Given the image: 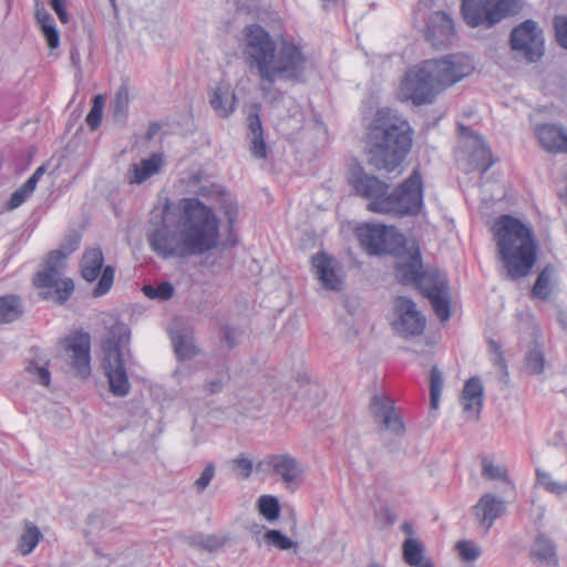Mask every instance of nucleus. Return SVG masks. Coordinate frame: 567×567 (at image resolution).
<instances>
[{
	"label": "nucleus",
	"mask_w": 567,
	"mask_h": 567,
	"mask_svg": "<svg viewBox=\"0 0 567 567\" xmlns=\"http://www.w3.org/2000/svg\"><path fill=\"white\" fill-rule=\"evenodd\" d=\"M338 0H322L324 7H329L330 4H334Z\"/></svg>",
	"instance_id": "774afa93"
},
{
	"label": "nucleus",
	"mask_w": 567,
	"mask_h": 567,
	"mask_svg": "<svg viewBox=\"0 0 567 567\" xmlns=\"http://www.w3.org/2000/svg\"><path fill=\"white\" fill-rule=\"evenodd\" d=\"M394 306L399 316L394 329L405 337L422 334L426 320L417 310L416 303L408 297H398Z\"/></svg>",
	"instance_id": "dca6fc26"
},
{
	"label": "nucleus",
	"mask_w": 567,
	"mask_h": 567,
	"mask_svg": "<svg viewBox=\"0 0 567 567\" xmlns=\"http://www.w3.org/2000/svg\"><path fill=\"white\" fill-rule=\"evenodd\" d=\"M258 511L265 519L274 522L280 515V505L275 496L262 495L258 499Z\"/></svg>",
	"instance_id": "ea45409f"
},
{
	"label": "nucleus",
	"mask_w": 567,
	"mask_h": 567,
	"mask_svg": "<svg viewBox=\"0 0 567 567\" xmlns=\"http://www.w3.org/2000/svg\"><path fill=\"white\" fill-rule=\"evenodd\" d=\"M458 128L462 136L471 138L472 151L468 159L471 169L480 171L482 174L486 173L494 164L488 146L481 135L472 132L470 128L463 125H460Z\"/></svg>",
	"instance_id": "412c9836"
},
{
	"label": "nucleus",
	"mask_w": 567,
	"mask_h": 567,
	"mask_svg": "<svg viewBox=\"0 0 567 567\" xmlns=\"http://www.w3.org/2000/svg\"><path fill=\"white\" fill-rule=\"evenodd\" d=\"M24 313L20 296L9 293L0 296V323L7 324L19 320Z\"/></svg>",
	"instance_id": "2f4dec72"
},
{
	"label": "nucleus",
	"mask_w": 567,
	"mask_h": 567,
	"mask_svg": "<svg viewBox=\"0 0 567 567\" xmlns=\"http://www.w3.org/2000/svg\"><path fill=\"white\" fill-rule=\"evenodd\" d=\"M142 291L150 299L166 301L173 297L175 289L171 282L163 281L156 287L144 285Z\"/></svg>",
	"instance_id": "79ce46f5"
},
{
	"label": "nucleus",
	"mask_w": 567,
	"mask_h": 567,
	"mask_svg": "<svg viewBox=\"0 0 567 567\" xmlns=\"http://www.w3.org/2000/svg\"><path fill=\"white\" fill-rule=\"evenodd\" d=\"M45 364L47 362H44V364H38L31 361L27 365V371L33 375L40 384L48 386L51 381V374Z\"/></svg>",
	"instance_id": "8fccbe9b"
},
{
	"label": "nucleus",
	"mask_w": 567,
	"mask_h": 567,
	"mask_svg": "<svg viewBox=\"0 0 567 567\" xmlns=\"http://www.w3.org/2000/svg\"><path fill=\"white\" fill-rule=\"evenodd\" d=\"M423 62L440 91L455 84L474 71L472 60L464 54H450L442 59Z\"/></svg>",
	"instance_id": "6e6552de"
},
{
	"label": "nucleus",
	"mask_w": 567,
	"mask_h": 567,
	"mask_svg": "<svg viewBox=\"0 0 567 567\" xmlns=\"http://www.w3.org/2000/svg\"><path fill=\"white\" fill-rule=\"evenodd\" d=\"M455 548L463 560L474 561L481 554V547L472 540H460L456 543Z\"/></svg>",
	"instance_id": "49530a36"
},
{
	"label": "nucleus",
	"mask_w": 567,
	"mask_h": 567,
	"mask_svg": "<svg viewBox=\"0 0 567 567\" xmlns=\"http://www.w3.org/2000/svg\"><path fill=\"white\" fill-rule=\"evenodd\" d=\"M30 196L31 194L27 192V189L23 186L19 187L17 190L13 192L8 202L9 209H16L20 207Z\"/></svg>",
	"instance_id": "13d9d810"
},
{
	"label": "nucleus",
	"mask_w": 567,
	"mask_h": 567,
	"mask_svg": "<svg viewBox=\"0 0 567 567\" xmlns=\"http://www.w3.org/2000/svg\"><path fill=\"white\" fill-rule=\"evenodd\" d=\"M536 480L537 483L540 484L548 492L560 495L565 492H567V482L566 483H559L556 482L551 475L540 468H536Z\"/></svg>",
	"instance_id": "37998d69"
},
{
	"label": "nucleus",
	"mask_w": 567,
	"mask_h": 567,
	"mask_svg": "<svg viewBox=\"0 0 567 567\" xmlns=\"http://www.w3.org/2000/svg\"><path fill=\"white\" fill-rule=\"evenodd\" d=\"M56 270L43 269L35 274L33 285L39 289H44L41 297L45 300L53 301L58 305L65 303L74 291V282L72 279L61 278Z\"/></svg>",
	"instance_id": "ddd939ff"
},
{
	"label": "nucleus",
	"mask_w": 567,
	"mask_h": 567,
	"mask_svg": "<svg viewBox=\"0 0 567 567\" xmlns=\"http://www.w3.org/2000/svg\"><path fill=\"white\" fill-rule=\"evenodd\" d=\"M102 365L109 380L110 391L116 396L127 395L131 384L124 365L123 354L115 353V357H104Z\"/></svg>",
	"instance_id": "aec40b11"
},
{
	"label": "nucleus",
	"mask_w": 567,
	"mask_h": 567,
	"mask_svg": "<svg viewBox=\"0 0 567 567\" xmlns=\"http://www.w3.org/2000/svg\"><path fill=\"white\" fill-rule=\"evenodd\" d=\"M404 561L412 567H434L433 564L424 557V548L420 542L408 538L403 543Z\"/></svg>",
	"instance_id": "473e14b6"
},
{
	"label": "nucleus",
	"mask_w": 567,
	"mask_h": 567,
	"mask_svg": "<svg viewBox=\"0 0 567 567\" xmlns=\"http://www.w3.org/2000/svg\"><path fill=\"white\" fill-rule=\"evenodd\" d=\"M550 274L547 269H544L537 277L533 287V295L540 299H546L549 296L550 289Z\"/></svg>",
	"instance_id": "09e8293b"
},
{
	"label": "nucleus",
	"mask_w": 567,
	"mask_h": 567,
	"mask_svg": "<svg viewBox=\"0 0 567 567\" xmlns=\"http://www.w3.org/2000/svg\"><path fill=\"white\" fill-rule=\"evenodd\" d=\"M172 343L175 354L179 360H186L197 353L196 347L193 341L183 334L172 336Z\"/></svg>",
	"instance_id": "a19ab883"
},
{
	"label": "nucleus",
	"mask_w": 567,
	"mask_h": 567,
	"mask_svg": "<svg viewBox=\"0 0 567 567\" xmlns=\"http://www.w3.org/2000/svg\"><path fill=\"white\" fill-rule=\"evenodd\" d=\"M82 277L89 281L100 279L93 289L94 297L106 295L114 282L115 269L113 266H104V255L101 248L94 247L86 249L81 260Z\"/></svg>",
	"instance_id": "9d476101"
},
{
	"label": "nucleus",
	"mask_w": 567,
	"mask_h": 567,
	"mask_svg": "<svg viewBox=\"0 0 567 567\" xmlns=\"http://www.w3.org/2000/svg\"><path fill=\"white\" fill-rule=\"evenodd\" d=\"M268 466L281 477L287 486H297L301 482L303 470L299 462L289 454L270 455Z\"/></svg>",
	"instance_id": "4be33fe9"
},
{
	"label": "nucleus",
	"mask_w": 567,
	"mask_h": 567,
	"mask_svg": "<svg viewBox=\"0 0 567 567\" xmlns=\"http://www.w3.org/2000/svg\"><path fill=\"white\" fill-rule=\"evenodd\" d=\"M235 330L230 327H224L223 329V338L228 348H233L236 344V340L234 337Z\"/></svg>",
	"instance_id": "0e129e2a"
},
{
	"label": "nucleus",
	"mask_w": 567,
	"mask_h": 567,
	"mask_svg": "<svg viewBox=\"0 0 567 567\" xmlns=\"http://www.w3.org/2000/svg\"><path fill=\"white\" fill-rule=\"evenodd\" d=\"M228 538L223 535H216V534H195L192 536H188L186 538V543L194 547L197 550H204V551H216L219 548H221L226 543Z\"/></svg>",
	"instance_id": "72a5a7b5"
},
{
	"label": "nucleus",
	"mask_w": 567,
	"mask_h": 567,
	"mask_svg": "<svg viewBox=\"0 0 567 567\" xmlns=\"http://www.w3.org/2000/svg\"><path fill=\"white\" fill-rule=\"evenodd\" d=\"M228 379V373L226 370L220 369L217 372L216 378L207 381L205 389L208 394H216L223 390L225 381Z\"/></svg>",
	"instance_id": "864d4df0"
},
{
	"label": "nucleus",
	"mask_w": 567,
	"mask_h": 567,
	"mask_svg": "<svg viewBox=\"0 0 567 567\" xmlns=\"http://www.w3.org/2000/svg\"><path fill=\"white\" fill-rule=\"evenodd\" d=\"M540 146L549 153H567V132L556 124H540L535 128Z\"/></svg>",
	"instance_id": "5701e85b"
},
{
	"label": "nucleus",
	"mask_w": 567,
	"mask_h": 567,
	"mask_svg": "<svg viewBox=\"0 0 567 567\" xmlns=\"http://www.w3.org/2000/svg\"><path fill=\"white\" fill-rule=\"evenodd\" d=\"M65 258L66 254L60 249L51 251L45 259L44 269L52 271L56 270L58 272L62 274L63 261Z\"/></svg>",
	"instance_id": "603ef678"
},
{
	"label": "nucleus",
	"mask_w": 567,
	"mask_h": 567,
	"mask_svg": "<svg viewBox=\"0 0 567 567\" xmlns=\"http://www.w3.org/2000/svg\"><path fill=\"white\" fill-rule=\"evenodd\" d=\"M215 476V465L214 463H208L203 472L200 473V476L195 481L194 487L198 493L204 492L207 486L210 484L212 480Z\"/></svg>",
	"instance_id": "3c124183"
},
{
	"label": "nucleus",
	"mask_w": 567,
	"mask_h": 567,
	"mask_svg": "<svg viewBox=\"0 0 567 567\" xmlns=\"http://www.w3.org/2000/svg\"><path fill=\"white\" fill-rule=\"evenodd\" d=\"M244 55L251 70H256L261 90L274 85L278 80L298 82L308 68V56L302 47L292 40L282 39L279 43L260 24L252 23L244 29Z\"/></svg>",
	"instance_id": "f03ea898"
},
{
	"label": "nucleus",
	"mask_w": 567,
	"mask_h": 567,
	"mask_svg": "<svg viewBox=\"0 0 567 567\" xmlns=\"http://www.w3.org/2000/svg\"><path fill=\"white\" fill-rule=\"evenodd\" d=\"M440 92L424 62L411 68L401 82L400 97L414 105L430 104Z\"/></svg>",
	"instance_id": "0eeeda50"
},
{
	"label": "nucleus",
	"mask_w": 567,
	"mask_h": 567,
	"mask_svg": "<svg viewBox=\"0 0 567 567\" xmlns=\"http://www.w3.org/2000/svg\"><path fill=\"white\" fill-rule=\"evenodd\" d=\"M80 246V236L74 235L70 238H68L61 246V249L63 252L66 254V257L75 251Z\"/></svg>",
	"instance_id": "680f3d73"
},
{
	"label": "nucleus",
	"mask_w": 567,
	"mask_h": 567,
	"mask_svg": "<svg viewBox=\"0 0 567 567\" xmlns=\"http://www.w3.org/2000/svg\"><path fill=\"white\" fill-rule=\"evenodd\" d=\"M484 389L478 377L470 378L462 391V405L465 413L473 420H478L483 408Z\"/></svg>",
	"instance_id": "b1692460"
},
{
	"label": "nucleus",
	"mask_w": 567,
	"mask_h": 567,
	"mask_svg": "<svg viewBox=\"0 0 567 567\" xmlns=\"http://www.w3.org/2000/svg\"><path fill=\"white\" fill-rule=\"evenodd\" d=\"M130 105V93L127 86H121L113 101V116L115 121L123 122L127 116Z\"/></svg>",
	"instance_id": "58836bf2"
},
{
	"label": "nucleus",
	"mask_w": 567,
	"mask_h": 567,
	"mask_svg": "<svg viewBox=\"0 0 567 567\" xmlns=\"http://www.w3.org/2000/svg\"><path fill=\"white\" fill-rule=\"evenodd\" d=\"M499 259L512 280L526 277L537 257V244L532 229L511 215H502L494 226Z\"/></svg>",
	"instance_id": "20e7f679"
},
{
	"label": "nucleus",
	"mask_w": 567,
	"mask_h": 567,
	"mask_svg": "<svg viewBox=\"0 0 567 567\" xmlns=\"http://www.w3.org/2000/svg\"><path fill=\"white\" fill-rule=\"evenodd\" d=\"M64 349L66 352V360L83 378L87 377L91 372L90 369V347L91 337L87 332H76L63 340Z\"/></svg>",
	"instance_id": "f3484780"
},
{
	"label": "nucleus",
	"mask_w": 567,
	"mask_h": 567,
	"mask_svg": "<svg viewBox=\"0 0 567 567\" xmlns=\"http://www.w3.org/2000/svg\"><path fill=\"white\" fill-rule=\"evenodd\" d=\"M35 19L38 23L40 24V28H43L44 25H50L54 23V19L52 16L48 12V10L44 8L42 3L39 1L35 2Z\"/></svg>",
	"instance_id": "bf43d9fd"
},
{
	"label": "nucleus",
	"mask_w": 567,
	"mask_h": 567,
	"mask_svg": "<svg viewBox=\"0 0 567 567\" xmlns=\"http://www.w3.org/2000/svg\"><path fill=\"white\" fill-rule=\"evenodd\" d=\"M264 540L267 545L280 550H288L296 546L295 542L278 529H268L264 535Z\"/></svg>",
	"instance_id": "c03bdc74"
},
{
	"label": "nucleus",
	"mask_w": 567,
	"mask_h": 567,
	"mask_svg": "<svg viewBox=\"0 0 567 567\" xmlns=\"http://www.w3.org/2000/svg\"><path fill=\"white\" fill-rule=\"evenodd\" d=\"M512 49L528 62H536L544 55V37L533 20H526L511 33Z\"/></svg>",
	"instance_id": "9b49d317"
},
{
	"label": "nucleus",
	"mask_w": 567,
	"mask_h": 567,
	"mask_svg": "<svg viewBox=\"0 0 567 567\" xmlns=\"http://www.w3.org/2000/svg\"><path fill=\"white\" fill-rule=\"evenodd\" d=\"M443 386V373L437 367H433L430 373V405L432 410H436L439 408Z\"/></svg>",
	"instance_id": "4c0bfd02"
},
{
	"label": "nucleus",
	"mask_w": 567,
	"mask_h": 567,
	"mask_svg": "<svg viewBox=\"0 0 567 567\" xmlns=\"http://www.w3.org/2000/svg\"><path fill=\"white\" fill-rule=\"evenodd\" d=\"M234 466L238 470L240 477L248 478L252 472V462L247 457L240 455L236 457L234 461Z\"/></svg>",
	"instance_id": "4d7b16f0"
},
{
	"label": "nucleus",
	"mask_w": 567,
	"mask_h": 567,
	"mask_svg": "<svg viewBox=\"0 0 567 567\" xmlns=\"http://www.w3.org/2000/svg\"><path fill=\"white\" fill-rule=\"evenodd\" d=\"M349 183L357 195L369 200L367 207L372 213H378L372 204L383 202L389 196L390 186L378 177L368 175L361 167L352 171Z\"/></svg>",
	"instance_id": "2eb2a0df"
},
{
	"label": "nucleus",
	"mask_w": 567,
	"mask_h": 567,
	"mask_svg": "<svg viewBox=\"0 0 567 567\" xmlns=\"http://www.w3.org/2000/svg\"><path fill=\"white\" fill-rule=\"evenodd\" d=\"M370 410L380 432H389L395 437L404 435L405 425L402 415L389 396L382 394L372 396Z\"/></svg>",
	"instance_id": "f8f14e48"
},
{
	"label": "nucleus",
	"mask_w": 567,
	"mask_h": 567,
	"mask_svg": "<svg viewBox=\"0 0 567 567\" xmlns=\"http://www.w3.org/2000/svg\"><path fill=\"white\" fill-rule=\"evenodd\" d=\"M131 339V330L126 323L115 322L111 326L109 337L103 343L105 357H115L123 354L122 349L128 344Z\"/></svg>",
	"instance_id": "cd10ccee"
},
{
	"label": "nucleus",
	"mask_w": 567,
	"mask_h": 567,
	"mask_svg": "<svg viewBox=\"0 0 567 567\" xmlns=\"http://www.w3.org/2000/svg\"><path fill=\"white\" fill-rule=\"evenodd\" d=\"M247 123L250 152L256 158L265 159L267 157V146L259 114L257 112L249 113Z\"/></svg>",
	"instance_id": "c85d7f7f"
},
{
	"label": "nucleus",
	"mask_w": 567,
	"mask_h": 567,
	"mask_svg": "<svg viewBox=\"0 0 567 567\" xmlns=\"http://www.w3.org/2000/svg\"><path fill=\"white\" fill-rule=\"evenodd\" d=\"M415 286L426 298L436 291L449 289L446 276L439 270H422Z\"/></svg>",
	"instance_id": "c756f323"
},
{
	"label": "nucleus",
	"mask_w": 567,
	"mask_h": 567,
	"mask_svg": "<svg viewBox=\"0 0 567 567\" xmlns=\"http://www.w3.org/2000/svg\"><path fill=\"white\" fill-rule=\"evenodd\" d=\"M415 19H424V34L433 47H445L452 41L454 35V23L452 18L443 11L431 12L427 17L421 4L414 11Z\"/></svg>",
	"instance_id": "4468645a"
},
{
	"label": "nucleus",
	"mask_w": 567,
	"mask_h": 567,
	"mask_svg": "<svg viewBox=\"0 0 567 567\" xmlns=\"http://www.w3.org/2000/svg\"><path fill=\"white\" fill-rule=\"evenodd\" d=\"M423 270L421 251L412 250L405 260H400L395 266V277L402 285H415Z\"/></svg>",
	"instance_id": "bb28decb"
},
{
	"label": "nucleus",
	"mask_w": 567,
	"mask_h": 567,
	"mask_svg": "<svg viewBox=\"0 0 567 567\" xmlns=\"http://www.w3.org/2000/svg\"><path fill=\"white\" fill-rule=\"evenodd\" d=\"M50 3H51L52 9L58 14L60 21L62 23H66L69 21V18H68V12L64 8L63 1L62 0H51Z\"/></svg>",
	"instance_id": "e2e57ef3"
},
{
	"label": "nucleus",
	"mask_w": 567,
	"mask_h": 567,
	"mask_svg": "<svg viewBox=\"0 0 567 567\" xmlns=\"http://www.w3.org/2000/svg\"><path fill=\"white\" fill-rule=\"evenodd\" d=\"M209 103L213 110L221 117H228L233 114L236 109L237 97L231 85L227 82H219L213 91Z\"/></svg>",
	"instance_id": "393cba45"
},
{
	"label": "nucleus",
	"mask_w": 567,
	"mask_h": 567,
	"mask_svg": "<svg viewBox=\"0 0 567 567\" xmlns=\"http://www.w3.org/2000/svg\"><path fill=\"white\" fill-rule=\"evenodd\" d=\"M45 172V167L43 165L39 166L34 173L31 175L32 177H35L37 181H40V178L42 177V175L44 174Z\"/></svg>",
	"instance_id": "338daca9"
},
{
	"label": "nucleus",
	"mask_w": 567,
	"mask_h": 567,
	"mask_svg": "<svg viewBox=\"0 0 567 567\" xmlns=\"http://www.w3.org/2000/svg\"><path fill=\"white\" fill-rule=\"evenodd\" d=\"M514 0H462V16L472 28H491L509 11Z\"/></svg>",
	"instance_id": "1a4fd4ad"
},
{
	"label": "nucleus",
	"mask_w": 567,
	"mask_h": 567,
	"mask_svg": "<svg viewBox=\"0 0 567 567\" xmlns=\"http://www.w3.org/2000/svg\"><path fill=\"white\" fill-rule=\"evenodd\" d=\"M357 237L361 247L372 256H401L406 250V238L395 227L364 224L357 228Z\"/></svg>",
	"instance_id": "423d86ee"
},
{
	"label": "nucleus",
	"mask_w": 567,
	"mask_h": 567,
	"mask_svg": "<svg viewBox=\"0 0 567 567\" xmlns=\"http://www.w3.org/2000/svg\"><path fill=\"white\" fill-rule=\"evenodd\" d=\"M41 538L42 534L40 529L32 523H28L18 542V549L21 555L27 556L31 554Z\"/></svg>",
	"instance_id": "f704fd0d"
},
{
	"label": "nucleus",
	"mask_w": 567,
	"mask_h": 567,
	"mask_svg": "<svg viewBox=\"0 0 567 567\" xmlns=\"http://www.w3.org/2000/svg\"><path fill=\"white\" fill-rule=\"evenodd\" d=\"M557 547L553 539L544 534H538L532 547V556L542 563L547 565L557 566Z\"/></svg>",
	"instance_id": "7c9ffc66"
},
{
	"label": "nucleus",
	"mask_w": 567,
	"mask_h": 567,
	"mask_svg": "<svg viewBox=\"0 0 567 567\" xmlns=\"http://www.w3.org/2000/svg\"><path fill=\"white\" fill-rule=\"evenodd\" d=\"M488 346H489L491 351L495 354L494 364L498 365L502 370H505L506 361H505V358L503 357L501 346L496 341H493V340H491L488 342Z\"/></svg>",
	"instance_id": "052dcab7"
},
{
	"label": "nucleus",
	"mask_w": 567,
	"mask_h": 567,
	"mask_svg": "<svg viewBox=\"0 0 567 567\" xmlns=\"http://www.w3.org/2000/svg\"><path fill=\"white\" fill-rule=\"evenodd\" d=\"M163 166L161 154H153L148 158H143L140 163L131 165L125 177L128 184L140 185L153 175L159 173Z\"/></svg>",
	"instance_id": "a878e982"
},
{
	"label": "nucleus",
	"mask_w": 567,
	"mask_h": 567,
	"mask_svg": "<svg viewBox=\"0 0 567 567\" xmlns=\"http://www.w3.org/2000/svg\"><path fill=\"white\" fill-rule=\"evenodd\" d=\"M506 512V503L502 497L492 493L483 494L473 506V515L485 533L489 532L494 523Z\"/></svg>",
	"instance_id": "6ab92c4d"
},
{
	"label": "nucleus",
	"mask_w": 567,
	"mask_h": 567,
	"mask_svg": "<svg viewBox=\"0 0 567 567\" xmlns=\"http://www.w3.org/2000/svg\"><path fill=\"white\" fill-rule=\"evenodd\" d=\"M102 114H103V96L102 95H95L93 99V105L86 115V124L90 126L92 131L96 130L102 121Z\"/></svg>",
	"instance_id": "de8ad7c7"
},
{
	"label": "nucleus",
	"mask_w": 567,
	"mask_h": 567,
	"mask_svg": "<svg viewBox=\"0 0 567 567\" xmlns=\"http://www.w3.org/2000/svg\"><path fill=\"white\" fill-rule=\"evenodd\" d=\"M435 315L441 321H447L451 317V301L449 297V289L436 291L427 297Z\"/></svg>",
	"instance_id": "c9c22d12"
},
{
	"label": "nucleus",
	"mask_w": 567,
	"mask_h": 567,
	"mask_svg": "<svg viewBox=\"0 0 567 567\" xmlns=\"http://www.w3.org/2000/svg\"><path fill=\"white\" fill-rule=\"evenodd\" d=\"M39 181H37L35 177L30 176L22 186L32 195Z\"/></svg>",
	"instance_id": "69168bd1"
},
{
	"label": "nucleus",
	"mask_w": 567,
	"mask_h": 567,
	"mask_svg": "<svg viewBox=\"0 0 567 567\" xmlns=\"http://www.w3.org/2000/svg\"><path fill=\"white\" fill-rule=\"evenodd\" d=\"M379 214L395 216L416 215L423 206V181L419 171L414 169L393 193L380 203L372 204Z\"/></svg>",
	"instance_id": "39448f33"
},
{
	"label": "nucleus",
	"mask_w": 567,
	"mask_h": 567,
	"mask_svg": "<svg viewBox=\"0 0 567 567\" xmlns=\"http://www.w3.org/2000/svg\"><path fill=\"white\" fill-rule=\"evenodd\" d=\"M525 368L533 374H542L545 368V358L538 348L529 350L525 358Z\"/></svg>",
	"instance_id": "a18cd8bd"
},
{
	"label": "nucleus",
	"mask_w": 567,
	"mask_h": 567,
	"mask_svg": "<svg viewBox=\"0 0 567 567\" xmlns=\"http://www.w3.org/2000/svg\"><path fill=\"white\" fill-rule=\"evenodd\" d=\"M41 31L47 40L48 47L51 50L56 49L60 44V34L56 30L55 23L44 25L43 28H41Z\"/></svg>",
	"instance_id": "6e6d98bb"
},
{
	"label": "nucleus",
	"mask_w": 567,
	"mask_h": 567,
	"mask_svg": "<svg viewBox=\"0 0 567 567\" xmlns=\"http://www.w3.org/2000/svg\"><path fill=\"white\" fill-rule=\"evenodd\" d=\"M311 266L321 286L331 291H341L343 278L338 260L326 252H318L311 258Z\"/></svg>",
	"instance_id": "a211bd4d"
},
{
	"label": "nucleus",
	"mask_w": 567,
	"mask_h": 567,
	"mask_svg": "<svg viewBox=\"0 0 567 567\" xmlns=\"http://www.w3.org/2000/svg\"><path fill=\"white\" fill-rule=\"evenodd\" d=\"M482 475L491 481L505 482L514 488V484L509 480L506 466L502 464H495L488 457H483L482 460Z\"/></svg>",
	"instance_id": "e433bc0d"
},
{
	"label": "nucleus",
	"mask_w": 567,
	"mask_h": 567,
	"mask_svg": "<svg viewBox=\"0 0 567 567\" xmlns=\"http://www.w3.org/2000/svg\"><path fill=\"white\" fill-rule=\"evenodd\" d=\"M219 226L215 210L199 198L166 199L161 221L148 234L147 241L163 259L202 256L217 248Z\"/></svg>",
	"instance_id": "f257e3e1"
},
{
	"label": "nucleus",
	"mask_w": 567,
	"mask_h": 567,
	"mask_svg": "<svg viewBox=\"0 0 567 567\" xmlns=\"http://www.w3.org/2000/svg\"><path fill=\"white\" fill-rule=\"evenodd\" d=\"M554 27L558 43L567 49V17L557 16L554 19Z\"/></svg>",
	"instance_id": "5fc2aeb1"
},
{
	"label": "nucleus",
	"mask_w": 567,
	"mask_h": 567,
	"mask_svg": "<svg viewBox=\"0 0 567 567\" xmlns=\"http://www.w3.org/2000/svg\"><path fill=\"white\" fill-rule=\"evenodd\" d=\"M368 136L370 164L389 173L403 163L412 147L409 122L389 109L378 110Z\"/></svg>",
	"instance_id": "7ed1b4c3"
}]
</instances>
